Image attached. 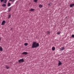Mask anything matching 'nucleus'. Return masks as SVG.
<instances>
[{
  "instance_id": "5701e85b",
  "label": "nucleus",
  "mask_w": 74,
  "mask_h": 74,
  "mask_svg": "<svg viewBox=\"0 0 74 74\" xmlns=\"http://www.w3.org/2000/svg\"><path fill=\"white\" fill-rule=\"evenodd\" d=\"M57 34L59 35V34H60V32H58L57 33Z\"/></svg>"
},
{
  "instance_id": "aec40b11",
  "label": "nucleus",
  "mask_w": 74,
  "mask_h": 74,
  "mask_svg": "<svg viewBox=\"0 0 74 74\" xmlns=\"http://www.w3.org/2000/svg\"><path fill=\"white\" fill-rule=\"evenodd\" d=\"M24 45H25V46H27V43H25Z\"/></svg>"
},
{
  "instance_id": "f257e3e1",
  "label": "nucleus",
  "mask_w": 74,
  "mask_h": 74,
  "mask_svg": "<svg viewBox=\"0 0 74 74\" xmlns=\"http://www.w3.org/2000/svg\"><path fill=\"white\" fill-rule=\"evenodd\" d=\"M39 47V43H36V42H33L32 46V48H37Z\"/></svg>"
},
{
  "instance_id": "393cba45",
  "label": "nucleus",
  "mask_w": 74,
  "mask_h": 74,
  "mask_svg": "<svg viewBox=\"0 0 74 74\" xmlns=\"http://www.w3.org/2000/svg\"><path fill=\"white\" fill-rule=\"evenodd\" d=\"M72 37L73 38H74V35H72Z\"/></svg>"
},
{
  "instance_id": "20e7f679",
  "label": "nucleus",
  "mask_w": 74,
  "mask_h": 74,
  "mask_svg": "<svg viewBox=\"0 0 74 74\" xmlns=\"http://www.w3.org/2000/svg\"><path fill=\"white\" fill-rule=\"evenodd\" d=\"M46 33L47 35H50V34H51V32L49 31H47Z\"/></svg>"
},
{
  "instance_id": "2eb2a0df",
  "label": "nucleus",
  "mask_w": 74,
  "mask_h": 74,
  "mask_svg": "<svg viewBox=\"0 0 74 74\" xmlns=\"http://www.w3.org/2000/svg\"><path fill=\"white\" fill-rule=\"evenodd\" d=\"M11 6V4L10 3H8V7H10Z\"/></svg>"
},
{
  "instance_id": "dca6fc26",
  "label": "nucleus",
  "mask_w": 74,
  "mask_h": 74,
  "mask_svg": "<svg viewBox=\"0 0 74 74\" xmlns=\"http://www.w3.org/2000/svg\"><path fill=\"white\" fill-rule=\"evenodd\" d=\"M52 50L53 51H54L55 50V48L54 47H52Z\"/></svg>"
},
{
  "instance_id": "1a4fd4ad",
  "label": "nucleus",
  "mask_w": 74,
  "mask_h": 74,
  "mask_svg": "<svg viewBox=\"0 0 74 74\" xmlns=\"http://www.w3.org/2000/svg\"><path fill=\"white\" fill-rule=\"evenodd\" d=\"M34 9L33 8H31L29 10L30 11H35Z\"/></svg>"
},
{
  "instance_id": "412c9836",
  "label": "nucleus",
  "mask_w": 74,
  "mask_h": 74,
  "mask_svg": "<svg viewBox=\"0 0 74 74\" xmlns=\"http://www.w3.org/2000/svg\"><path fill=\"white\" fill-rule=\"evenodd\" d=\"M38 0H34V2H35V3H36V2H37Z\"/></svg>"
},
{
  "instance_id": "f03ea898",
  "label": "nucleus",
  "mask_w": 74,
  "mask_h": 74,
  "mask_svg": "<svg viewBox=\"0 0 74 74\" xmlns=\"http://www.w3.org/2000/svg\"><path fill=\"white\" fill-rule=\"evenodd\" d=\"M19 63H23V62H25V60H23V59H20L18 61Z\"/></svg>"
},
{
  "instance_id": "b1692460",
  "label": "nucleus",
  "mask_w": 74,
  "mask_h": 74,
  "mask_svg": "<svg viewBox=\"0 0 74 74\" xmlns=\"http://www.w3.org/2000/svg\"><path fill=\"white\" fill-rule=\"evenodd\" d=\"M1 3H2V2L4 1V0H0Z\"/></svg>"
},
{
  "instance_id": "a211bd4d",
  "label": "nucleus",
  "mask_w": 74,
  "mask_h": 74,
  "mask_svg": "<svg viewBox=\"0 0 74 74\" xmlns=\"http://www.w3.org/2000/svg\"><path fill=\"white\" fill-rule=\"evenodd\" d=\"M6 68L7 69H9L10 67H9L8 66H6Z\"/></svg>"
},
{
  "instance_id": "6e6552de",
  "label": "nucleus",
  "mask_w": 74,
  "mask_h": 74,
  "mask_svg": "<svg viewBox=\"0 0 74 74\" xmlns=\"http://www.w3.org/2000/svg\"><path fill=\"white\" fill-rule=\"evenodd\" d=\"M11 7H11L10 8H8V12H10V11H11Z\"/></svg>"
},
{
  "instance_id": "9b49d317",
  "label": "nucleus",
  "mask_w": 74,
  "mask_h": 74,
  "mask_svg": "<svg viewBox=\"0 0 74 74\" xmlns=\"http://www.w3.org/2000/svg\"><path fill=\"white\" fill-rule=\"evenodd\" d=\"M42 5L41 4H39V8H42Z\"/></svg>"
},
{
  "instance_id": "f3484780",
  "label": "nucleus",
  "mask_w": 74,
  "mask_h": 74,
  "mask_svg": "<svg viewBox=\"0 0 74 74\" xmlns=\"http://www.w3.org/2000/svg\"><path fill=\"white\" fill-rule=\"evenodd\" d=\"M11 1V2H14L15 0H9V1Z\"/></svg>"
},
{
  "instance_id": "7ed1b4c3",
  "label": "nucleus",
  "mask_w": 74,
  "mask_h": 74,
  "mask_svg": "<svg viewBox=\"0 0 74 74\" xmlns=\"http://www.w3.org/2000/svg\"><path fill=\"white\" fill-rule=\"evenodd\" d=\"M5 21L3 20L2 22L1 25H5Z\"/></svg>"
},
{
  "instance_id": "ddd939ff",
  "label": "nucleus",
  "mask_w": 74,
  "mask_h": 74,
  "mask_svg": "<svg viewBox=\"0 0 74 74\" xmlns=\"http://www.w3.org/2000/svg\"><path fill=\"white\" fill-rule=\"evenodd\" d=\"M0 51H1V52L3 51V48L1 47L0 48Z\"/></svg>"
},
{
  "instance_id": "bb28decb",
  "label": "nucleus",
  "mask_w": 74,
  "mask_h": 74,
  "mask_svg": "<svg viewBox=\"0 0 74 74\" xmlns=\"http://www.w3.org/2000/svg\"><path fill=\"white\" fill-rule=\"evenodd\" d=\"M66 18H67V17H66Z\"/></svg>"
},
{
  "instance_id": "4be33fe9",
  "label": "nucleus",
  "mask_w": 74,
  "mask_h": 74,
  "mask_svg": "<svg viewBox=\"0 0 74 74\" xmlns=\"http://www.w3.org/2000/svg\"><path fill=\"white\" fill-rule=\"evenodd\" d=\"M51 5H52V3H50L49 4V6H51Z\"/></svg>"
},
{
  "instance_id": "39448f33",
  "label": "nucleus",
  "mask_w": 74,
  "mask_h": 74,
  "mask_svg": "<svg viewBox=\"0 0 74 74\" xmlns=\"http://www.w3.org/2000/svg\"><path fill=\"white\" fill-rule=\"evenodd\" d=\"M70 7L72 8L73 6H74V3H71V4L69 5Z\"/></svg>"
},
{
  "instance_id": "a878e982",
  "label": "nucleus",
  "mask_w": 74,
  "mask_h": 74,
  "mask_svg": "<svg viewBox=\"0 0 74 74\" xmlns=\"http://www.w3.org/2000/svg\"><path fill=\"white\" fill-rule=\"evenodd\" d=\"M1 38H0V40H1Z\"/></svg>"
},
{
  "instance_id": "6ab92c4d",
  "label": "nucleus",
  "mask_w": 74,
  "mask_h": 74,
  "mask_svg": "<svg viewBox=\"0 0 74 74\" xmlns=\"http://www.w3.org/2000/svg\"><path fill=\"white\" fill-rule=\"evenodd\" d=\"M7 0H5L4 2V3L5 4V3H7Z\"/></svg>"
},
{
  "instance_id": "cd10ccee",
  "label": "nucleus",
  "mask_w": 74,
  "mask_h": 74,
  "mask_svg": "<svg viewBox=\"0 0 74 74\" xmlns=\"http://www.w3.org/2000/svg\"><path fill=\"white\" fill-rule=\"evenodd\" d=\"M1 47L0 46V47Z\"/></svg>"
},
{
  "instance_id": "0eeeda50",
  "label": "nucleus",
  "mask_w": 74,
  "mask_h": 74,
  "mask_svg": "<svg viewBox=\"0 0 74 74\" xmlns=\"http://www.w3.org/2000/svg\"><path fill=\"white\" fill-rule=\"evenodd\" d=\"M22 54H23V55H27V52H24L22 53Z\"/></svg>"
},
{
  "instance_id": "4468645a",
  "label": "nucleus",
  "mask_w": 74,
  "mask_h": 74,
  "mask_svg": "<svg viewBox=\"0 0 74 74\" xmlns=\"http://www.w3.org/2000/svg\"><path fill=\"white\" fill-rule=\"evenodd\" d=\"M2 7H5V6H6V4H3L2 5Z\"/></svg>"
},
{
  "instance_id": "9d476101",
  "label": "nucleus",
  "mask_w": 74,
  "mask_h": 74,
  "mask_svg": "<svg viewBox=\"0 0 74 74\" xmlns=\"http://www.w3.org/2000/svg\"><path fill=\"white\" fill-rule=\"evenodd\" d=\"M62 62H60V61H59V63H58V65L60 66L61 64H62Z\"/></svg>"
},
{
  "instance_id": "f8f14e48",
  "label": "nucleus",
  "mask_w": 74,
  "mask_h": 74,
  "mask_svg": "<svg viewBox=\"0 0 74 74\" xmlns=\"http://www.w3.org/2000/svg\"><path fill=\"white\" fill-rule=\"evenodd\" d=\"M11 14H10L8 16V18L9 19H10V18H11Z\"/></svg>"
},
{
  "instance_id": "423d86ee",
  "label": "nucleus",
  "mask_w": 74,
  "mask_h": 74,
  "mask_svg": "<svg viewBox=\"0 0 74 74\" xmlns=\"http://www.w3.org/2000/svg\"><path fill=\"white\" fill-rule=\"evenodd\" d=\"M60 51H63L64 49V47H62L60 48Z\"/></svg>"
}]
</instances>
